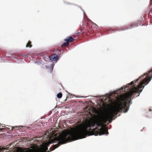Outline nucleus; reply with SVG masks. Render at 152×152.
I'll list each match as a JSON object with an SVG mask.
<instances>
[{"label":"nucleus","mask_w":152,"mask_h":152,"mask_svg":"<svg viewBox=\"0 0 152 152\" xmlns=\"http://www.w3.org/2000/svg\"><path fill=\"white\" fill-rule=\"evenodd\" d=\"M136 81H132L130 84L124 87V88L129 87L130 85L134 84L130 91L126 94L120 97L118 99V102L116 105L104 115L101 117H97L94 118L87 116L86 118H84L82 123L79 125L76 128L72 131L66 130L63 131L58 137L54 139V141L58 142V144L53 145L50 148V150L47 152H50L58 147L61 145L64 144L67 142L75 140L85 138L87 136L94 135H101L103 134L107 135L108 134L107 129L101 127L99 129L98 127L102 126L106 121L110 122L112 120V118L118 113L126 112L129 109L127 104L131 102L130 99L135 93L139 92V95L140 92V83L137 87L134 84L138 81L139 79ZM84 110L90 113V109L88 107L84 109Z\"/></svg>","instance_id":"1"},{"label":"nucleus","mask_w":152,"mask_h":152,"mask_svg":"<svg viewBox=\"0 0 152 152\" xmlns=\"http://www.w3.org/2000/svg\"><path fill=\"white\" fill-rule=\"evenodd\" d=\"M86 26V32L90 34H93L95 31L98 29V26L93 22L90 24L88 23Z\"/></svg>","instance_id":"2"},{"label":"nucleus","mask_w":152,"mask_h":152,"mask_svg":"<svg viewBox=\"0 0 152 152\" xmlns=\"http://www.w3.org/2000/svg\"><path fill=\"white\" fill-rule=\"evenodd\" d=\"M64 40L66 42H64L63 44H61V47L67 46L69 45L70 42L74 41L75 39L71 36H69L67 37L66 39H64Z\"/></svg>","instance_id":"3"},{"label":"nucleus","mask_w":152,"mask_h":152,"mask_svg":"<svg viewBox=\"0 0 152 152\" xmlns=\"http://www.w3.org/2000/svg\"><path fill=\"white\" fill-rule=\"evenodd\" d=\"M50 143H46L41 148H38L36 152H46L48 149V147L49 146Z\"/></svg>","instance_id":"4"},{"label":"nucleus","mask_w":152,"mask_h":152,"mask_svg":"<svg viewBox=\"0 0 152 152\" xmlns=\"http://www.w3.org/2000/svg\"><path fill=\"white\" fill-rule=\"evenodd\" d=\"M136 26L137 25L135 24L131 23L128 25H127L124 28H122L121 30L122 31H124L127 29H131L132 28Z\"/></svg>","instance_id":"5"},{"label":"nucleus","mask_w":152,"mask_h":152,"mask_svg":"<svg viewBox=\"0 0 152 152\" xmlns=\"http://www.w3.org/2000/svg\"><path fill=\"white\" fill-rule=\"evenodd\" d=\"M50 60L53 61H56L59 58V56L56 54H53L49 57Z\"/></svg>","instance_id":"6"},{"label":"nucleus","mask_w":152,"mask_h":152,"mask_svg":"<svg viewBox=\"0 0 152 152\" xmlns=\"http://www.w3.org/2000/svg\"><path fill=\"white\" fill-rule=\"evenodd\" d=\"M32 46V45L31 44V42L30 41H29L26 45V47L27 48H31Z\"/></svg>","instance_id":"7"},{"label":"nucleus","mask_w":152,"mask_h":152,"mask_svg":"<svg viewBox=\"0 0 152 152\" xmlns=\"http://www.w3.org/2000/svg\"><path fill=\"white\" fill-rule=\"evenodd\" d=\"M62 94L61 93H58L57 94V97L59 98H61L62 97Z\"/></svg>","instance_id":"8"},{"label":"nucleus","mask_w":152,"mask_h":152,"mask_svg":"<svg viewBox=\"0 0 152 152\" xmlns=\"http://www.w3.org/2000/svg\"><path fill=\"white\" fill-rule=\"evenodd\" d=\"M82 29H80L77 30V33H76L77 34H80L82 33Z\"/></svg>","instance_id":"9"},{"label":"nucleus","mask_w":152,"mask_h":152,"mask_svg":"<svg viewBox=\"0 0 152 152\" xmlns=\"http://www.w3.org/2000/svg\"><path fill=\"white\" fill-rule=\"evenodd\" d=\"M11 128H12L11 130H12L13 129L19 128L20 126L18 127V126H15L14 127H12V126H11Z\"/></svg>","instance_id":"10"},{"label":"nucleus","mask_w":152,"mask_h":152,"mask_svg":"<svg viewBox=\"0 0 152 152\" xmlns=\"http://www.w3.org/2000/svg\"><path fill=\"white\" fill-rule=\"evenodd\" d=\"M18 56H19L20 57H21V56L25 57L26 56V55H23L22 54H21L20 55H19Z\"/></svg>","instance_id":"11"},{"label":"nucleus","mask_w":152,"mask_h":152,"mask_svg":"<svg viewBox=\"0 0 152 152\" xmlns=\"http://www.w3.org/2000/svg\"><path fill=\"white\" fill-rule=\"evenodd\" d=\"M4 129V128H0V131L3 132V130Z\"/></svg>","instance_id":"12"},{"label":"nucleus","mask_w":152,"mask_h":152,"mask_svg":"<svg viewBox=\"0 0 152 152\" xmlns=\"http://www.w3.org/2000/svg\"><path fill=\"white\" fill-rule=\"evenodd\" d=\"M123 87H122L121 89H120L118 91H119V90H120L121 91H122L123 90Z\"/></svg>","instance_id":"13"},{"label":"nucleus","mask_w":152,"mask_h":152,"mask_svg":"<svg viewBox=\"0 0 152 152\" xmlns=\"http://www.w3.org/2000/svg\"><path fill=\"white\" fill-rule=\"evenodd\" d=\"M150 3H152V0H150Z\"/></svg>","instance_id":"14"},{"label":"nucleus","mask_w":152,"mask_h":152,"mask_svg":"<svg viewBox=\"0 0 152 152\" xmlns=\"http://www.w3.org/2000/svg\"><path fill=\"white\" fill-rule=\"evenodd\" d=\"M2 126V127H4V125Z\"/></svg>","instance_id":"15"},{"label":"nucleus","mask_w":152,"mask_h":152,"mask_svg":"<svg viewBox=\"0 0 152 152\" xmlns=\"http://www.w3.org/2000/svg\"><path fill=\"white\" fill-rule=\"evenodd\" d=\"M2 126V127H4V125Z\"/></svg>","instance_id":"16"},{"label":"nucleus","mask_w":152,"mask_h":152,"mask_svg":"<svg viewBox=\"0 0 152 152\" xmlns=\"http://www.w3.org/2000/svg\"><path fill=\"white\" fill-rule=\"evenodd\" d=\"M1 125V124L0 123V125Z\"/></svg>","instance_id":"17"}]
</instances>
